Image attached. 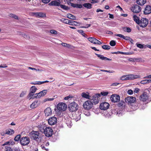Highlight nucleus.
<instances>
[{
    "instance_id": "obj_40",
    "label": "nucleus",
    "mask_w": 151,
    "mask_h": 151,
    "mask_svg": "<svg viewBox=\"0 0 151 151\" xmlns=\"http://www.w3.org/2000/svg\"><path fill=\"white\" fill-rule=\"evenodd\" d=\"M102 47L105 50H109L111 48V47L108 45H104L102 46Z\"/></svg>"
},
{
    "instance_id": "obj_21",
    "label": "nucleus",
    "mask_w": 151,
    "mask_h": 151,
    "mask_svg": "<svg viewBox=\"0 0 151 151\" xmlns=\"http://www.w3.org/2000/svg\"><path fill=\"white\" fill-rule=\"evenodd\" d=\"M151 13V6H147L145 9L144 13L145 14H147Z\"/></svg>"
},
{
    "instance_id": "obj_29",
    "label": "nucleus",
    "mask_w": 151,
    "mask_h": 151,
    "mask_svg": "<svg viewBox=\"0 0 151 151\" xmlns=\"http://www.w3.org/2000/svg\"><path fill=\"white\" fill-rule=\"evenodd\" d=\"M50 32L52 34H53L54 35H59V34L58 32L53 29L50 30Z\"/></svg>"
},
{
    "instance_id": "obj_22",
    "label": "nucleus",
    "mask_w": 151,
    "mask_h": 151,
    "mask_svg": "<svg viewBox=\"0 0 151 151\" xmlns=\"http://www.w3.org/2000/svg\"><path fill=\"white\" fill-rule=\"evenodd\" d=\"M81 114L80 113L77 112L76 114L73 116V119H75L76 121H77L81 119Z\"/></svg>"
},
{
    "instance_id": "obj_52",
    "label": "nucleus",
    "mask_w": 151,
    "mask_h": 151,
    "mask_svg": "<svg viewBox=\"0 0 151 151\" xmlns=\"http://www.w3.org/2000/svg\"><path fill=\"white\" fill-rule=\"evenodd\" d=\"M62 45L64 47H69L70 46V45L69 44H68L65 43H63L62 44Z\"/></svg>"
},
{
    "instance_id": "obj_11",
    "label": "nucleus",
    "mask_w": 151,
    "mask_h": 151,
    "mask_svg": "<svg viewBox=\"0 0 151 151\" xmlns=\"http://www.w3.org/2000/svg\"><path fill=\"white\" fill-rule=\"evenodd\" d=\"M109 106V104L106 102H104L101 103L100 108L101 110H105L108 109Z\"/></svg>"
},
{
    "instance_id": "obj_5",
    "label": "nucleus",
    "mask_w": 151,
    "mask_h": 151,
    "mask_svg": "<svg viewBox=\"0 0 151 151\" xmlns=\"http://www.w3.org/2000/svg\"><path fill=\"white\" fill-rule=\"evenodd\" d=\"M29 138L27 137L22 138L20 140V142L22 146H25L28 145L29 143Z\"/></svg>"
},
{
    "instance_id": "obj_2",
    "label": "nucleus",
    "mask_w": 151,
    "mask_h": 151,
    "mask_svg": "<svg viewBox=\"0 0 151 151\" xmlns=\"http://www.w3.org/2000/svg\"><path fill=\"white\" fill-rule=\"evenodd\" d=\"M39 134L38 131H32L29 133L28 136L31 139L38 141L39 140Z\"/></svg>"
},
{
    "instance_id": "obj_10",
    "label": "nucleus",
    "mask_w": 151,
    "mask_h": 151,
    "mask_svg": "<svg viewBox=\"0 0 151 151\" xmlns=\"http://www.w3.org/2000/svg\"><path fill=\"white\" fill-rule=\"evenodd\" d=\"M149 96L147 93L144 92L140 96L141 100L143 101H148Z\"/></svg>"
},
{
    "instance_id": "obj_59",
    "label": "nucleus",
    "mask_w": 151,
    "mask_h": 151,
    "mask_svg": "<svg viewBox=\"0 0 151 151\" xmlns=\"http://www.w3.org/2000/svg\"><path fill=\"white\" fill-rule=\"evenodd\" d=\"M91 26L90 24H86L85 26H83L82 27L83 28H88Z\"/></svg>"
},
{
    "instance_id": "obj_15",
    "label": "nucleus",
    "mask_w": 151,
    "mask_h": 151,
    "mask_svg": "<svg viewBox=\"0 0 151 151\" xmlns=\"http://www.w3.org/2000/svg\"><path fill=\"white\" fill-rule=\"evenodd\" d=\"M32 15L37 18H43L46 17L45 13L43 12H33Z\"/></svg>"
},
{
    "instance_id": "obj_16",
    "label": "nucleus",
    "mask_w": 151,
    "mask_h": 151,
    "mask_svg": "<svg viewBox=\"0 0 151 151\" xmlns=\"http://www.w3.org/2000/svg\"><path fill=\"white\" fill-rule=\"evenodd\" d=\"M47 92V91L46 90H43L42 91L38 93H37L35 94L36 96H35V97H33V98H39L40 97L44 96L46 94Z\"/></svg>"
},
{
    "instance_id": "obj_46",
    "label": "nucleus",
    "mask_w": 151,
    "mask_h": 151,
    "mask_svg": "<svg viewBox=\"0 0 151 151\" xmlns=\"http://www.w3.org/2000/svg\"><path fill=\"white\" fill-rule=\"evenodd\" d=\"M110 45L112 46H114L116 45V42L114 40H111L110 42Z\"/></svg>"
},
{
    "instance_id": "obj_34",
    "label": "nucleus",
    "mask_w": 151,
    "mask_h": 151,
    "mask_svg": "<svg viewBox=\"0 0 151 151\" xmlns=\"http://www.w3.org/2000/svg\"><path fill=\"white\" fill-rule=\"evenodd\" d=\"M28 68L29 69L32 70H35L36 71H38L39 72H41L43 70H42V69H38V68L36 69V68H32L31 67H28Z\"/></svg>"
},
{
    "instance_id": "obj_37",
    "label": "nucleus",
    "mask_w": 151,
    "mask_h": 151,
    "mask_svg": "<svg viewBox=\"0 0 151 151\" xmlns=\"http://www.w3.org/2000/svg\"><path fill=\"white\" fill-rule=\"evenodd\" d=\"M37 89V88L35 86H33L31 88L30 90V91L34 93L36 92Z\"/></svg>"
},
{
    "instance_id": "obj_58",
    "label": "nucleus",
    "mask_w": 151,
    "mask_h": 151,
    "mask_svg": "<svg viewBox=\"0 0 151 151\" xmlns=\"http://www.w3.org/2000/svg\"><path fill=\"white\" fill-rule=\"evenodd\" d=\"M10 142L9 141L6 142H5L3 145V146H5L7 145H10Z\"/></svg>"
},
{
    "instance_id": "obj_42",
    "label": "nucleus",
    "mask_w": 151,
    "mask_h": 151,
    "mask_svg": "<svg viewBox=\"0 0 151 151\" xmlns=\"http://www.w3.org/2000/svg\"><path fill=\"white\" fill-rule=\"evenodd\" d=\"M21 137V135L20 134L17 135L16 136L14 139V140L16 141H19Z\"/></svg>"
},
{
    "instance_id": "obj_35",
    "label": "nucleus",
    "mask_w": 151,
    "mask_h": 151,
    "mask_svg": "<svg viewBox=\"0 0 151 151\" xmlns=\"http://www.w3.org/2000/svg\"><path fill=\"white\" fill-rule=\"evenodd\" d=\"M9 16L10 17L16 19L18 20L19 19V17L17 15L14 14H9Z\"/></svg>"
},
{
    "instance_id": "obj_50",
    "label": "nucleus",
    "mask_w": 151,
    "mask_h": 151,
    "mask_svg": "<svg viewBox=\"0 0 151 151\" xmlns=\"http://www.w3.org/2000/svg\"><path fill=\"white\" fill-rule=\"evenodd\" d=\"M115 36L119 37L120 38H129V37L127 36L125 37L123 35L121 34H117L115 35Z\"/></svg>"
},
{
    "instance_id": "obj_51",
    "label": "nucleus",
    "mask_w": 151,
    "mask_h": 151,
    "mask_svg": "<svg viewBox=\"0 0 151 151\" xmlns=\"http://www.w3.org/2000/svg\"><path fill=\"white\" fill-rule=\"evenodd\" d=\"M109 93L108 92H102L101 93V95L104 96H106Z\"/></svg>"
},
{
    "instance_id": "obj_44",
    "label": "nucleus",
    "mask_w": 151,
    "mask_h": 151,
    "mask_svg": "<svg viewBox=\"0 0 151 151\" xmlns=\"http://www.w3.org/2000/svg\"><path fill=\"white\" fill-rule=\"evenodd\" d=\"M124 104V101H122L118 104V106L119 107H121Z\"/></svg>"
},
{
    "instance_id": "obj_55",
    "label": "nucleus",
    "mask_w": 151,
    "mask_h": 151,
    "mask_svg": "<svg viewBox=\"0 0 151 151\" xmlns=\"http://www.w3.org/2000/svg\"><path fill=\"white\" fill-rule=\"evenodd\" d=\"M73 97V96H66L64 98V99L65 100H68L69 99Z\"/></svg>"
},
{
    "instance_id": "obj_14",
    "label": "nucleus",
    "mask_w": 151,
    "mask_h": 151,
    "mask_svg": "<svg viewBox=\"0 0 151 151\" xmlns=\"http://www.w3.org/2000/svg\"><path fill=\"white\" fill-rule=\"evenodd\" d=\"M135 100V98L132 96L127 97L125 99V102L128 104L133 103L134 102Z\"/></svg>"
},
{
    "instance_id": "obj_33",
    "label": "nucleus",
    "mask_w": 151,
    "mask_h": 151,
    "mask_svg": "<svg viewBox=\"0 0 151 151\" xmlns=\"http://www.w3.org/2000/svg\"><path fill=\"white\" fill-rule=\"evenodd\" d=\"M83 6L88 8L91 9V4L90 3H85L83 4Z\"/></svg>"
},
{
    "instance_id": "obj_8",
    "label": "nucleus",
    "mask_w": 151,
    "mask_h": 151,
    "mask_svg": "<svg viewBox=\"0 0 151 151\" xmlns=\"http://www.w3.org/2000/svg\"><path fill=\"white\" fill-rule=\"evenodd\" d=\"M93 103L90 101L88 100L85 102L83 104L84 109L89 110L92 107Z\"/></svg>"
},
{
    "instance_id": "obj_1",
    "label": "nucleus",
    "mask_w": 151,
    "mask_h": 151,
    "mask_svg": "<svg viewBox=\"0 0 151 151\" xmlns=\"http://www.w3.org/2000/svg\"><path fill=\"white\" fill-rule=\"evenodd\" d=\"M38 129L40 131L44 133L47 137H50L52 134V129L50 127L46 126L45 124H42L39 125Z\"/></svg>"
},
{
    "instance_id": "obj_53",
    "label": "nucleus",
    "mask_w": 151,
    "mask_h": 151,
    "mask_svg": "<svg viewBox=\"0 0 151 151\" xmlns=\"http://www.w3.org/2000/svg\"><path fill=\"white\" fill-rule=\"evenodd\" d=\"M127 93L129 95H132L133 94V91L131 89L129 90L127 92Z\"/></svg>"
},
{
    "instance_id": "obj_24",
    "label": "nucleus",
    "mask_w": 151,
    "mask_h": 151,
    "mask_svg": "<svg viewBox=\"0 0 151 151\" xmlns=\"http://www.w3.org/2000/svg\"><path fill=\"white\" fill-rule=\"evenodd\" d=\"M69 4H70L71 5L74 7L81 8L82 7V6L81 4H74L70 2L69 3Z\"/></svg>"
},
{
    "instance_id": "obj_36",
    "label": "nucleus",
    "mask_w": 151,
    "mask_h": 151,
    "mask_svg": "<svg viewBox=\"0 0 151 151\" xmlns=\"http://www.w3.org/2000/svg\"><path fill=\"white\" fill-rule=\"evenodd\" d=\"M35 96H36L35 94H34V93H32V92L30 91L28 95V97L29 98H30L29 99H30L32 98L34 99V98H33V97H35Z\"/></svg>"
},
{
    "instance_id": "obj_12",
    "label": "nucleus",
    "mask_w": 151,
    "mask_h": 151,
    "mask_svg": "<svg viewBox=\"0 0 151 151\" xmlns=\"http://www.w3.org/2000/svg\"><path fill=\"white\" fill-rule=\"evenodd\" d=\"M48 123L49 124L52 125L55 124L57 122V118L55 116L50 117L48 119Z\"/></svg>"
},
{
    "instance_id": "obj_63",
    "label": "nucleus",
    "mask_w": 151,
    "mask_h": 151,
    "mask_svg": "<svg viewBox=\"0 0 151 151\" xmlns=\"http://www.w3.org/2000/svg\"><path fill=\"white\" fill-rule=\"evenodd\" d=\"M139 91V89L138 88H135L134 92L135 93H137Z\"/></svg>"
},
{
    "instance_id": "obj_13",
    "label": "nucleus",
    "mask_w": 151,
    "mask_h": 151,
    "mask_svg": "<svg viewBox=\"0 0 151 151\" xmlns=\"http://www.w3.org/2000/svg\"><path fill=\"white\" fill-rule=\"evenodd\" d=\"M131 10L134 13H138L140 11L141 8L139 6L136 5L131 7Z\"/></svg>"
},
{
    "instance_id": "obj_7",
    "label": "nucleus",
    "mask_w": 151,
    "mask_h": 151,
    "mask_svg": "<svg viewBox=\"0 0 151 151\" xmlns=\"http://www.w3.org/2000/svg\"><path fill=\"white\" fill-rule=\"evenodd\" d=\"M148 23V19L146 18H142L138 24L143 27H146Z\"/></svg>"
},
{
    "instance_id": "obj_26",
    "label": "nucleus",
    "mask_w": 151,
    "mask_h": 151,
    "mask_svg": "<svg viewBox=\"0 0 151 151\" xmlns=\"http://www.w3.org/2000/svg\"><path fill=\"white\" fill-rule=\"evenodd\" d=\"M14 131L13 130L11 129H7L6 131L5 134H12L14 133Z\"/></svg>"
},
{
    "instance_id": "obj_20",
    "label": "nucleus",
    "mask_w": 151,
    "mask_h": 151,
    "mask_svg": "<svg viewBox=\"0 0 151 151\" xmlns=\"http://www.w3.org/2000/svg\"><path fill=\"white\" fill-rule=\"evenodd\" d=\"M44 112L46 116H50L52 114L51 108L47 107L46 108L44 111Z\"/></svg>"
},
{
    "instance_id": "obj_32",
    "label": "nucleus",
    "mask_w": 151,
    "mask_h": 151,
    "mask_svg": "<svg viewBox=\"0 0 151 151\" xmlns=\"http://www.w3.org/2000/svg\"><path fill=\"white\" fill-rule=\"evenodd\" d=\"M60 21L62 22L65 23L66 24H69V20H68L67 19H65L64 18H62L61 19Z\"/></svg>"
},
{
    "instance_id": "obj_30",
    "label": "nucleus",
    "mask_w": 151,
    "mask_h": 151,
    "mask_svg": "<svg viewBox=\"0 0 151 151\" xmlns=\"http://www.w3.org/2000/svg\"><path fill=\"white\" fill-rule=\"evenodd\" d=\"M37 101H35L30 106V107L32 108H34L37 106Z\"/></svg>"
},
{
    "instance_id": "obj_3",
    "label": "nucleus",
    "mask_w": 151,
    "mask_h": 151,
    "mask_svg": "<svg viewBox=\"0 0 151 151\" xmlns=\"http://www.w3.org/2000/svg\"><path fill=\"white\" fill-rule=\"evenodd\" d=\"M68 108L70 111L72 112L76 111L78 109V105L75 102L73 101L69 104Z\"/></svg>"
},
{
    "instance_id": "obj_9",
    "label": "nucleus",
    "mask_w": 151,
    "mask_h": 151,
    "mask_svg": "<svg viewBox=\"0 0 151 151\" xmlns=\"http://www.w3.org/2000/svg\"><path fill=\"white\" fill-rule=\"evenodd\" d=\"M111 101L113 102H117L119 101L120 99V96L116 94H113L110 97Z\"/></svg>"
},
{
    "instance_id": "obj_19",
    "label": "nucleus",
    "mask_w": 151,
    "mask_h": 151,
    "mask_svg": "<svg viewBox=\"0 0 151 151\" xmlns=\"http://www.w3.org/2000/svg\"><path fill=\"white\" fill-rule=\"evenodd\" d=\"M88 40L91 43L94 44H101V42L96 38H88Z\"/></svg>"
},
{
    "instance_id": "obj_56",
    "label": "nucleus",
    "mask_w": 151,
    "mask_h": 151,
    "mask_svg": "<svg viewBox=\"0 0 151 151\" xmlns=\"http://www.w3.org/2000/svg\"><path fill=\"white\" fill-rule=\"evenodd\" d=\"M74 21L71 20H69V24H68L71 25H73V22Z\"/></svg>"
},
{
    "instance_id": "obj_64",
    "label": "nucleus",
    "mask_w": 151,
    "mask_h": 151,
    "mask_svg": "<svg viewBox=\"0 0 151 151\" xmlns=\"http://www.w3.org/2000/svg\"><path fill=\"white\" fill-rule=\"evenodd\" d=\"M147 78H151V74L149 75H148L147 76L144 77L143 78H144V79Z\"/></svg>"
},
{
    "instance_id": "obj_54",
    "label": "nucleus",
    "mask_w": 151,
    "mask_h": 151,
    "mask_svg": "<svg viewBox=\"0 0 151 151\" xmlns=\"http://www.w3.org/2000/svg\"><path fill=\"white\" fill-rule=\"evenodd\" d=\"M5 150L6 151H14V150H12L10 147H6Z\"/></svg>"
},
{
    "instance_id": "obj_17",
    "label": "nucleus",
    "mask_w": 151,
    "mask_h": 151,
    "mask_svg": "<svg viewBox=\"0 0 151 151\" xmlns=\"http://www.w3.org/2000/svg\"><path fill=\"white\" fill-rule=\"evenodd\" d=\"M61 3L60 0H57L51 1L49 5L50 6H60Z\"/></svg>"
},
{
    "instance_id": "obj_48",
    "label": "nucleus",
    "mask_w": 151,
    "mask_h": 151,
    "mask_svg": "<svg viewBox=\"0 0 151 151\" xmlns=\"http://www.w3.org/2000/svg\"><path fill=\"white\" fill-rule=\"evenodd\" d=\"M136 45L139 48H140V49H142L143 48V44H139V43H137L136 44Z\"/></svg>"
},
{
    "instance_id": "obj_41",
    "label": "nucleus",
    "mask_w": 151,
    "mask_h": 151,
    "mask_svg": "<svg viewBox=\"0 0 151 151\" xmlns=\"http://www.w3.org/2000/svg\"><path fill=\"white\" fill-rule=\"evenodd\" d=\"M120 79L122 81L128 80L127 75L122 76L121 77Z\"/></svg>"
},
{
    "instance_id": "obj_49",
    "label": "nucleus",
    "mask_w": 151,
    "mask_h": 151,
    "mask_svg": "<svg viewBox=\"0 0 151 151\" xmlns=\"http://www.w3.org/2000/svg\"><path fill=\"white\" fill-rule=\"evenodd\" d=\"M20 33H21V34H20V35H21V36H20L21 37H23L24 38L25 37H28V36L22 32H20Z\"/></svg>"
},
{
    "instance_id": "obj_45",
    "label": "nucleus",
    "mask_w": 151,
    "mask_h": 151,
    "mask_svg": "<svg viewBox=\"0 0 151 151\" xmlns=\"http://www.w3.org/2000/svg\"><path fill=\"white\" fill-rule=\"evenodd\" d=\"M66 124H67L68 127L69 128H70L72 125V122L70 121H69V120L67 122Z\"/></svg>"
},
{
    "instance_id": "obj_62",
    "label": "nucleus",
    "mask_w": 151,
    "mask_h": 151,
    "mask_svg": "<svg viewBox=\"0 0 151 151\" xmlns=\"http://www.w3.org/2000/svg\"><path fill=\"white\" fill-rule=\"evenodd\" d=\"M26 93L25 92H22V93L20 94V97H23L25 94Z\"/></svg>"
},
{
    "instance_id": "obj_57",
    "label": "nucleus",
    "mask_w": 151,
    "mask_h": 151,
    "mask_svg": "<svg viewBox=\"0 0 151 151\" xmlns=\"http://www.w3.org/2000/svg\"><path fill=\"white\" fill-rule=\"evenodd\" d=\"M125 30L127 32H130L131 31V29L129 27H127L125 29Z\"/></svg>"
},
{
    "instance_id": "obj_28",
    "label": "nucleus",
    "mask_w": 151,
    "mask_h": 151,
    "mask_svg": "<svg viewBox=\"0 0 151 151\" xmlns=\"http://www.w3.org/2000/svg\"><path fill=\"white\" fill-rule=\"evenodd\" d=\"M67 17L71 19L76 20V17L71 14H67Z\"/></svg>"
},
{
    "instance_id": "obj_4",
    "label": "nucleus",
    "mask_w": 151,
    "mask_h": 151,
    "mask_svg": "<svg viewBox=\"0 0 151 151\" xmlns=\"http://www.w3.org/2000/svg\"><path fill=\"white\" fill-rule=\"evenodd\" d=\"M100 96V94L99 93L94 95L91 99V101L92 102V103H92H94L95 104H98L99 102Z\"/></svg>"
},
{
    "instance_id": "obj_60",
    "label": "nucleus",
    "mask_w": 151,
    "mask_h": 151,
    "mask_svg": "<svg viewBox=\"0 0 151 151\" xmlns=\"http://www.w3.org/2000/svg\"><path fill=\"white\" fill-rule=\"evenodd\" d=\"M50 0H42V2L44 3H47L49 2Z\"/></svg>"
},
{
    "instance_id": "obj_61",
    "label": "nucleus",
    "mask_w": 151,
    "mask_h": 151,
    "mask_svg": "<svg viewBox=\"0 0 151 151\" xmlns=\"http://www.w3.org/2000/svg\"><path fill=\"white\" fill-rule=\"evenodd\" d=\"M73 25L78 26L80 25V23L77 22L76 21H74L73 22Z\"/></svg>"
},
{
    "instance_id": "obj_23",
    "label": "nucleus",
    "mask_w": 151,
    "mask_h": 151,
    "mask_svg": "<svg viewBox=\"0 0 151 151\" xmlns=\"http://www.w3.org/2000/svg\"><path fill=\"white\" fill-rule=\"evenodd\" d=\"M96 55L100 59H101L102 60H108L111 61L112 60L111 59L108 58L106 57L103 56L102 55L98 54H96Z\"/></svg>"
},
{
    "instance_id": "obj_38",
    "label": "nucleus",
    "mask_w": 151,
    "mask_h": 151,
    "mask_svg": "<svg viewBox=\"0 0 151 151\" xmlns=\"http://www.w3.org/2000/svg\"><path fill=\"white\" fill-rule=\"evenodd\" d=\"M135 60L137 62L141 63H144L145 62V60L142 59L141 58H135Z\"/></svg>"
},
{
    "instance_id": "obj_47",
    "label": "nucleus",
    "mask_w": 151,
    "mask_h": 151,
    "mask_svg": "<svg viewBox=\"0 0 151 151\" xmlns=\"http://www.w3.org/2000/svg\"><path fill=\"white\" fill-rule=\"evenodd\" d=\"M54 99V98H46L44 99V102H45L47 101H51L53 100Z\"/></svg>"
},
{
    "instance_id": "obj_43",
    "label": "nucleus",
    "mask_w": 151,
    "mask_h": 151,
    "mask_svg": "<svg viewBox=\"0 0 151 151\" xmlns=\"http://www.w3.org/2000/svg\"><path fill=\"white\" fill-rule=\"evenodd\" d=\"M60 7L63 9L65 10H68V8L67 6H65V5H60Z\"/></svg>"
},
{
    "instance_id": "obj_31",
    "label": "nucleus",
    "mask_w": 151,
    "mask_h": 151,
    "mask_svg": "<svg viewBox=\"0 0 151 151\" xmlns=\"http://www.w3.org/2000/svg\"><path fill=\"white\" fill-rule=\"evenodd\" d=\"M133 18L134 20L136 22V23L138 24L140 21L139 20L138 17L134 15L133 16Z\"/></svg>"
},
{
    "instance_id": "obj_6",
    "label": "nucleus",
    "mask_w": 151,
    "mask_h": 151,
    "mask_svg": "<svg viewBox=\"0 0 151 151\" xmlns=\"http://www.w3.org/2000/svg\"><path fill=\"white\" fill-rule=\"evenodd\" d=\"M57 108L60 111H65L67 108L66 105L64 103L60 102L57 105Z\"/></svg>"
},
{
    "instance_id": "obj_25",
    "label": "nucleus",
    "mask_w": 151,
    "mask_h": 151,
    "mask_svg": "<svg viewBox=\"0 0 151 151\" xmlns=\"http://www.w3.org/2000/svg\"><path fill=\"white\" fill-rule=\"evenodd\" d=\"M146 0H137V3L141 6H142L144 5L146 3Z\"/></svg>"
},
{
    "instance_id": "obj_39",
    "label": "nucleus",
    "mask_w": 151,
    "mask_h": 151,
    "mask_svg": "<svg viewBox=\"0 0 151 151\" xmlns=\"http://www.w3.org/2000/svg\"><path fill=\"white\" fill-rule=\"evenodd\" d=\"M140 83L142 84L149 83V80H142L141 81Z\"/></svg>"
},
{
    "instance_id": "obj_27",
    "label": "nucleus",
    "mask_w": 151,
    "mask_h": 151,
    "mask_svg": "<svg viewBox=\"0 0 151 151\" xmlns=\"http://www.w3.org/2000/svg\"><path fill=\"white\" fill-rule=\"evenodd\" d=\"M81 95L83 97L86 99H89V96L88 93L83 92L81 94Z\"/></svg>"
},
{
    "instance_id": "obj_18",
    "label": "nucleus",
    "mask_w": 151,
    "mask_h": 151,
    "mask_svg": "<svg viewBox=\"0 0 151 151\" xmlns=\"http://www.w3.org/2000/svg\"><path fill=\"white\" fill-rule=\"evenodd\" d=\"M128 80L134 79L139 78L141 76L140 75L130 74L127 75Z\"/></svg>"
}]
</instances>
